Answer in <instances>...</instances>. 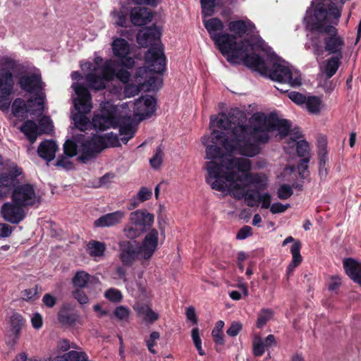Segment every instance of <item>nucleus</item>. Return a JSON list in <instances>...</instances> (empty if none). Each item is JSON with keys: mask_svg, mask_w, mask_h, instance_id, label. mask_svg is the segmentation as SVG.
Here are the masks:
<instances>
[{"mask_svg": "<svg viewBox=\"0 0 361 361\" xmlns=\"http://www.w3.org/2000/svg\"><path fill=\"white\" fill-rule=\"evenodd\" d=\"M76 315L74 314H68L66 311H61L59 313V319L61 323L66 324H73L76 321Z\"/></svg>", "mask_w": 361, "mask_h": 361, "instance_id": "79ce46f5", "label": "nucleus"}, {"mask_svg": "<svg viewBox=\"0 0 361 361\" xmlns=\"http://www.w3.org/2000/svg\"><path fill=\"white\" fill-rule=\"evenodd\" d=\"M104 296L109 300L115 302H120L122 299V294L121 291L115 288H109L108 289L105 293Z\"/></svg>", "mask_w": 361, "mask_h": 361, "instance_id": "a19ab883", "label": "nucleus"}, {"mask_svg": "<svg viewBox=\"0 0 361 361\" xmlns=\"http://www.w3.org/2000/svg\"><path fill=\"white\" fill-rule=\"evenodd\" d=\"M20 130L26 135L31 143H34L38 135V127L37 124L32 121H26L21 127Z\"/></svg>", "mask_w": 361, "mask_h": 361, "instance_id": "7c9ffc66", "label": "nucleus"}, {"mask_svg": "<svg viewBox=\"0 0 361 361\" xmlns=\"http://www.w3.org/2000/svg\"><path fill=\"white\" fill-rule=\"evenodd\" d=\"M204 25L210 37L221 53L231 63L243 62L247 67L263 70L264 64L255 56H249L250 50L264 48V41L260 37L245 39L238 42L237 37L228 33H222L224 27L221 20L216 18L204 20Z\"/></svg>", "mask_w": 361, "mask_h": 361, "instance_id": "7ed1b4c3", "label": "nucleus"}, {"mask_svg": "<svg viewBox=\"0 0 361 361\" xmlns=\"http://www.w3.org/2000/svg\"><path fill=\"white\" fill-rule=\"evenodd\" d=\"M42 302L45 306L51 308L56 303V298L49 293L45 294L42 298Z\"/></svg>", "mask_w": 361, "mask_h": 361, "instance_id": "13d9d810", "label": "nucleus"}, {"mask_svg": "<svg viewBox=\"0 0 361 361\" xmlns=\"http://www.w3.org/2000/svg\"><path fill=\"white\" fill-rule=\"evenodd\" d=\"M159 233L153 228L145 236L141 245L135 247L130 243L121 244V259L125 264H131L137 259L148 260L152 257L158 247Z\"/></svg>", "mask_w": 361, "mask_h": 361, "instance_id": "1a4fd4ad", "label": "nucleus"}, {"mask_svg": "<svg viewBox=\"0 0 361 361\" xmlns=\"http://www.w3.org/2000/svg\"><path fill=\"white\" fill-rule=\"evenodd\" d=\"M111 15L112 16L114 24L124 27L127 21V11L121 9L120 11L114 10Z\"/></svg>", "mask_w": 361, "mask_h": 361, "instance_id": "e433bc0d", "label": "nucleus"}, {"mask_svg": "<svg viewBox=\"0 0 361 361\" xmlns=\"http://www.w3.org/2000/svg\"><path fill=\"white\" fill-rule=\"evenodd\" d=\"M154 216L146 209H137L129 215V221L123 228L126 237L135 239L153 225Z\"/></svg>", "mask_w": 361, "mask_h": 361, "instance_id": "9b49d317", "label": "nucleus"}, {"mask_svg": "<svg viewBox=\"0 0 361 361\" xmlns=\"http://www.w3.org/2000/svg\"><path fill=\"white\" fill-rule=\"evenodd\" d=\"M186 316L187 318L192 321L194 324H196L197 322L195 310V308L192 307H190L186 310Z\"/></svg>", "mask_w": 361, "mask_h": 361, "instance_id": "774afa93", "label": "nucleus"}, {"mask_svg": "<svg viewBox=\"0 0 361 361\" xmlns=\"http://www.w3.org/2000/svg\"><path fill=\"white\" fill-rule=\"evenodd\" d=\"M343 267L347 275L361 286V262L349 258L343 261Z\"/></svg>", "mask_w": 361, "mask_h": 361, "instance_id": "393cba45", "label": "nucleus"}, {"mask_svg": "<svg viewBox=\"0 0 361 361\" xmlns=\"http://www.w3.org/2000/svg\"><path fill=\"white\" fill-rule=\"evenodd\" d=\"M134 310L138 317L147 323L152 324L159 318V314L147 304L137 303L134 305Z\"/></svg>", "mask_w": 361, "mask_h": 361, "instance_id": "a878e982", "label": "nucleus"}, {"mask_svg": "<svg viewBox=\"0 0 361 361\" xmlns=\"http://www.w3.org/2000/svg\"><path fill=\"white\" fill-rule=\"evenodd\" d=\"M224 0H201L202 13L204 16L213 14L215 5H220Z\"/></svg>", "mask_w": 361, "mask_h": 361, "instance_id": "f704fd0d", "label": "nucleus"}, {"mask_svg": "<svg viewBox=\"0 0 361 361\" xmlns=\"http://www.w3.org/2000/svg\"><path fill=\"white\" fill-rule=\"evenodd\" d=\"M259 202H262V208L268 209L271 205V195L269 193H263L260 195Z\"/></svg>", "mask_w": 361, "mask_h": 361, "instance_id": "680f3d73", "label": "nucleus"}, {"mask_svg": "<svg viewBox=\"0 0 361 361\" xmlns=\"http://www.w3.org/2000/svg\"><path fill=\"white\" fill-rule=\"evenodd\" d=\"M152 195V191L151 189L147 188V187H142L138 192L137 193V197L139 202H145L149 200Z\"/></svg>", "mask_w": 361, "mask_h": 361, "instance_id": "a18cd8bd", "label": "nucleus"}, {"mask_svg": "<svg viewBox=\"0 0 361 361\" xmlns=\"http://www.w3.org/2000/svg\"><path fill=\"white\" fill-rule=\"evenodd\" d=\"M161 32L157 27H149L140 30L137 35V43L143 47H152L145 56V63L150 71L162 73L165 69L166 57L163 46L160 44Z\"/></svg>", "mask_w": 361, "mask_h": 361, "instance_id": "0eeeda50", "label": "nucleus"}, {"mask_svg": "<svg viewBox=\"0 0 361 361\" xmlns=\"http://www.w3.org/2000/svg\"><path fill=\"white\" fill-rule=\"evenodd\" d=\"M341 283L338 276H332L329 283V289L331 291L336 290Z\"/></svg>", "mask_w": 361, "mask_h": 361, "instance_id": "0e129e2a", "label": "nucleus"}, {"mask_svg": "<svg viewBox=\"0 0 361 361\" xmlns=\"http://www.w3.org/2000/svg\"><path fill=\"white\" fill-rule=\"evenodd\" d=\"M77 97L74 99V106L78 111L73 117L75 126L80 130L85 131L92 126V121L84 115L91 111L92 102L89 91L78 83L72 85Z\"/></svg>", "mask_w": 361, "mask_h": 361, "instance_id": "9d476101", "label": "nucleus"}, {"mask_svg": "<svg viewBox=\"0 0 361 361\" xmlns=\"http://www.w3.org/2000/svg\"><path fill=\"white\" fill-rule=\"evenodd\" d=\"M153 71H150L146 66L140 67L135 75V84H128L125 87L124 94L126 97H133L138 94L140 90L147 86L148 90H158L162 84L160 78L152 75Z\"/></svg>", "mask_w": 361, "mask_h": 361, "instance_id": "f8f14e48", "label": "nucleus"}, {"mask_svg": "<svg viewBox=\"0 0 361 361\" xmlns=\"http://www.w3.org/2000/svg\"><path fill=\"white\" fill-rule=\"evenodd\" d=\"M341 13V7L338 8L326 0H313L304 18L306 27L311 31L308 35L310 44L315 55H322L324 51L329 54L343 56L345 47L344 38L338 34L336 25Z\"/></svg>", "mask_w": 361, "mask_h": 361, "instance_id": "f03ea898", "label": "nucleus"}, {"mask_svg": "<svg viewBox=\"0 0 361 361\" xmlns=\"http://www.w3.org/2000/svg\"><path fill=\"white\" fill-rule=\"evenodd\" d=\"M210 127L226 132L214 129L210 136L202 137V143L207 146L206 158L210 160L207 163V183L213 190L229 193L238 200L244 198L248 207L257 206L261 194L247 188H265L266 176L251 172L252 161L249 159L224 154L217 145L227 152L254 157L260 152L258 143L267 142L274 130L278 132L279 139L284 138L290 132V123L262 112L255 113L247 122L246 114L234 108L227 114L211 116Z\"/></svg>", "mask_w": 361, "mask_h": 361, "instance_id": "f257e3e1", "label": "nucleus"}, {"mask_svg": "<svg viewBox=\"0 0 361 361\" xmlns=\"http://www.w3.org/2000/svg\"><path fill=\"white\" fill-rule=\"evenodd\" d=\"M74 140H67L63 145L65 155L60 156L56 163V166L65 169L73 168V164L70 159L80 153L78 157L83 163H87L93 158L96 154L101 152L109 147H115L119 144V140L116 135L110 133L104 135H94L89 139L85 135H78Z\"/></svg>", "mask_w": 361, "mask_h": 361, "instance_id": "39448f33", "label": "nucleus"}, {"mask_svg": "<svg viewBox=\"0 0 361 361\" xmlns=\"http://www.w3.org/2000/svg\"><path fill=\"white\" fill-rule=\"evenodd\" d=\"M272 312L269 310H263L259 314L256 326L257 328H262L271 318Z\"/></svg>", "mask_w": 361, "mask_h": 361, "instance_id": "58836bf2", "label": "nucleus"}, {"mask_svg": "<svg viewBox=\"0 0 361 361\" xmlns=\"http://www.w3.org/2000/svg\"><path fill=\"white\" fill-rule=\"evenodd\" d=\"M288 97L293 102L298 105L305 104L307 99V97L304 96L302 94L294 91L288 93Z\"/></svg>", "mask_w": 361, "mask_h": 361, "instance_id": "de8ad7c7", "label": "nucleus"}, {"mask_svg": "<svg viewBox=\"0 0 361 361\" xmlns=\"http://www.w3.org/2000/svg\"><path fill=\"white\" fill-rule=\"evenodd\" d=\"M254 28V24L249 20H233L228 23V30L240 37L252 32Z\"/></svg>", "mask_w": 361, "mask_h": 361, "instance_id": "b1692460", "label": "nucleus"}, {"mask_svg": "<svg viewBox=\"0 0 361 361\" xmlns=\"http://www.w3.org/2000/svg\"><path fill=\"white\" fill-rule=\"evenodd\" d=\"M52 361H88V359L85 353L72 350L54 357Z\"/></svg>", "mask_w": 361, "mask_h": 361, "instance_id": "c756f323", "label": "nucleus"}, {"mask_svg": "<svg viewBox=\"0 0 361 361\" xmlns=\"http://www.w3.org/2000/svg\"><path fill=\"white\" fill-rule=\"evenodd\" d=\"M119 127L120 140L126 144L135 133L136 123L130 116L128 103L114 105L110 102H104L99 114L92 118V126L96 130H104L111 127Z\"/></svg>", "mask_w": 361, "mask_h": 361, "instance_id": "423d86ee", "label": "nucleus"}, {"mask_svg": "<svg viewBox=\"0 0 361 361\" xmlns=\"http://www.w3.org/2000/svg\"><path fill=\"white\" fill-rule=\"evenodd\" d=\"M307 111L312 114H318L322 109V99L316 96H310L305 101Z\"/></svg>", "mask_w": 361, "mask_h": 361, "instance_id": "473e14b6", "label": "nucleus"}, {"mask_svg": "<svg viewBox=\"0 0 361 361\" xmlns=\"http://www.w3.org/2000/svg\"><path fill=\"white\" fill-rule=\"evenodd\" d=\"M14 85L13 76L9 70L2 68L0 70V109L3 111L8 110L11 94Z\"/></svg>", "mask_w": 361, "mask_h": 361, "instance_id": "dca6fc26", "label": "nucleus"}, {"mask_svg": "<svg viewBox=\"0 0 361 361\" xmlns=\"http://www.w3.org/2000/svg\"><path fill=\"white\" fill-rule=\"evenodd\" d=\"M290 140L288 142V145L285 147L286 150H289L296 146L297 153L299 157L306 158L305 157L308 154L310 147L308 143L305 140H298L302 136L299 130L295 128L291 131Z\"/></svg>", "mask_w": 361, "mask_h": 361, "instance_id": "4be33fe9", "label": "nucleus"}, {"mask_svg": "<svg viewBox=\"0 0 361 361\" xmlns=\"http://www.w3.org/2000/svg\"><path fill=\"white\" fill-rule=\"evenodd\" d=\"M37 109L38 104L33 98L27 101V104L22 99H16L12 105V113L18 118H25L28 113L34 116L42 114L43 111L39 113Z\"/></svg>", "mask_w": 361, "mask_h": 361, "instance_id": "a211bd4d", "label": "nucleus"}, {"mask_svg": "<svg viewBox=\"0 0 361 361\" xmlns=\"http://www.w3.org/2000/svg\"><path fill=\"white\" fill-rule=\"evenodd\" d=\"M102 61H103V59L102 57H100V56L95 57L94 62H95L96 66L94 68L92 73H90L86 75V81L89 84L90 87L92 89H94V88L92 87L91 83L88 81L87 77L90 75H93L94 77V80H95V81L98 80L99 77L103 78L102 67H103L104 64L102 65Z\"/></svg>", "mask_w": 361, "mask_h": 361, "instance_id": "c9c22d12", "label": "nucleus"}, {"mask_svg": "<svg viewBox=\"0 0 361 361\" xmlns=\"http://www.w3.org/2000/svg\"><path fill=\"white\" fill-rule=\"evenodd\" d=\"M21 173L22 169L14 164L0 173V197H7L15 185L16 178Z\"/></svg>", "mask_w": 361, "mask_h": 361, "instance_id": "f3484780", "label": "nucleus"}, {"mask_svg": "<svg viewBox=\"0 0 361 361\" xmlns=\"http://www.w3.org/2000/svg\"><path fill=\"white\" fill-rule=\"evenodd\" d=\"M126 212L118 210L114 212L109 213L100 216L94 221V226L95 227H111L122 222L126 216Z\"/></svg>", "mask_w": 361, "mask_h": 361, "instance_id": "412c9836", "label": "nucleus"}, {"mask_svg": "<svg viewBox=\"0 0 361 361\" xmlns=\"http://www.w3.org/2000/svg\"><path fill=\"white\" fill-rule=\"evenodd\" d=\"M164 153L161 148L157 147L154 156L149 159V163L153 169H158L163 161Z\"/></svg>", "mask_w": 361, "mask_h": 361, "instance_id": "4c0bfd02", "label": "nucleus"}, {"mask_svg": "<svg viewBox=\"0 0 361 361\" xmlns=\"http://www.w3.org/2000/svg\"><path fill=\"white\" fill-rule=\"evenodd\" d=\"M31 322H32V326L35 329H40L43 324L42 317L41 314L39 313H35L31 318Z\"/></svg>", "mask_w": 361, "mask_h": 361, "instance_id": "052dcab7", "label": "nucleus"}, {"mask_svg": "<svg viewBox=\"0 0 361 361\" xmlns=\"http://www.w3.org/2000/svg\"><path fill=\"white\" fill-rule=\"evenodd\" d=\"M12 233V228L11 226L0 223V238L8 237Z\"/></svg>", "mask_w": 361, "mask_h": 361, "instance_id": "bf43d9fd", "label": "nucleus"}, {"mask_svg": "<svg viewBox=\"0 0 361 361\" xmlns=\"http://www.w3.org/2000/svg\"><path fill=\"white\" fill-rule=\"evenodd\" d=\"M73 298L81 305L87 304L89 302L88 297L81 290H76L73 293Z\"/></svg>", "mask_w": 361, "mask_h": 361, "instance_id": "864d4df0", "label": "nucleus"}, {"mask_svg": "<svg viewBox=\"0 0 361 361\" xmlns=\"http://www.w3.org/2000/svg\"><path fill=\"white\" fill-rule=\"evenodd\" d=\"M253 353L255 356H261L264 353V343L259 336H255L252 342Z\"/></svg>", "mask_w": 361, "mask_h": 361, "instance_id": "ea45409f", "label": "nucleus"}, {"mask_svg": "<svg viewBox=\"0 0 361 361\" xmlns=\"http://www.w3.org/2000/svg\"><path fill=\"white\" fill-rule=\"evenodd\" d=\"M212 334L214 340V342L216 344L221 345L224 344V334L221 331L212 330Z\"/></svg>", "mask_w": 361, "mask_h": 361, "instance_id": "e2e57ef3", "label": "nucleus"}, {"mask_svg": "<svg viewBox=\"0 0 361 361\" xmlns=\"http://www.w3.org/2000/svg\"><path fill=\"white\" fill-rule=\"evenodd\" d=\"M293 189L288 185H282L278 190V197L281 200H286L293 195Z\"/></svg>", "mask_w": 361, "mask_h": 361, "instance_id": "37998d69", "label": "nucleus"}, {"mask_svg": "<svg viewBox=\"0 0 361 361\" xmlns=\"http://www.w3.org/2000/svg\"><path fill=\"white\" fill-rule=\"evenodd\" d=\"M0 65H2L7 68L14 69L17 67V62L9 57L0 56Z\"/></svg>", "mask_w": 361, "mask_h": 361, "instance_id": "4d7b16f0", "label": "nucleus"}, {"mask_svg": "<svg viewBox=\"0 0 361 361\" xmlns=\"http://www.w3.org/2000/svg\"><path fill=\"white\" fill-rule=\"evenodd\" d=\"M22 298L27 301H35L38 298L37 288L24 290L22 292Z\"/></svg>", "mask_w": 361, "mask_h": 361, "instance_id": "c03bdc74", "label": "nucleus"}, {"mask_svg": "<svg viewBox=\"0 0 361 361\" xmlns=\"http://www.w3.org/2000/svg\"><path fill=\"white\" fill-rule=\"evenodd\" d=\"M301 243L296 241L290 247L292 261L287 268V274H290L302 262V258L300 255Z\"/></svg>", "mask_w": 361, "mask_h": 361, "instance_id": "cd10ccee", "label": "nucleus"}, {"mask_svg": "<svg viewBox=\"0 0 361 361\" xmlns=\"http://www.w3.org/2000/svg\"><path fill=\"white\" fill-rule=\"evenodd\" d=\"M94 280L93 276H91L84 271H78L73 279V283L75 286L79 288L85 287L88 282H92Z\"/></svg>", "mask_w": 361, "mask_h": 361, "instance_id": "72a5a7b5", "label": "nucleus"}, {"mask_svg": "<svg viewBox=\"0 0 361 361\" xmlns=\"http://www.w3.org/2000/svg\"><path fill=\"white\" fill-rule=\"evenodd\" d=\"M24 323L25 321L20 314L14 313L11 316L8 329L9 338L7 341L8 345L14 346L17 344Z\"/></svg>", "mask_w": 361, "mask_h": 361, "instance_id": "aec40b11", "label": "nucleus"}, {"mask_svg": "<svg viewBox=\"0 0 361 361\" xmlns=\"http://www.w3.org/2000/svg\"><path fill=\"white\" fill-rule=\"evenodd\" d=\"M22 207L15 203H4L1 209L2 217L5 221L11 224H18L25 216V213Z\"/></svg>", "mask_w": 361, "mask_h": 361, "instance_id": "6ab92c4d", "label": "nucleus"}, {"mask_svg": "<svg viewBox=\"0 0 361 361\" xmlns=\"http://www.w3.org/2000/svg\"><path fill=\"white\" fill-rule=\"evenodd\" d=\"M319 166H326L328 161L327 152L325 148L320 149L319 152Z\"/></svg>", "mask_w": 361, "mask_h": 361, "instance_id": "338daca9", "label": "nucleus"}, {"mask_svg": "<svg viewBox=\"0 0 361 361\" xmlns=\"http://www.w3.org/2000/svg\"><path fill=\"white\" fill-rule=\"evenodd\" d=\"M111 49L114 57L117 60L109 59L104 63L102 67L103 78H98V80H94V75L87 77L92 87L97 90L104 89L106 81L112 80L117 78L121 82L126 83L130 80V73L124 68H132L135 65V59L132 54L133 47L127 40L121 37H116L111 42Z\"/></svg>", "mask_w": 361, "mask_h": 361, "instance_id": "20e7f679", "label": "nucleus"}, {"mask_svg": "<svg viewBox=\"0 0 361 361\" xmlns=\"http://www.w3.org/2000/svg\"><path fill=\"white\" fill-rule=\"evenodd\" d=\"M39 126L42 130L44 132H49L52 129V124L51 118L49 116H43L39 120Z\"/></svg>", "mask_w": 361, "mask_h": 361, "instance_id": "5fc2aeb1", "label": "nucleus"}, {"mask_svg": "<svg viewBox=\"0 0 361 361\" xmlns=\"http://www.w3.org/2000/svg\"><path fill=\"white\" fill-rule=\"evenodd\" d=\"M290 204H283L281 202H276L271 204L270 207V211L272 214H279L284 212L288 207Z\"/></svg>", "mask_w": 361, "mask_h": 361, "instance_id": "6e6d98bb", "label": "nucleus"}, {"mask_svg": "<svg viewBox=\"0 0 361 361\" xmlns=\"http://www.w3.org/2000/svg\"><path fill=\"white\" fill-rule=\"evenodd\" d=\"M159 338V334L157 331H153L150 336L149 338L146 341L147 346L148 350L152 353H156L155 350L154 349V346L155 345V341Z\"/></svg>", "mask_w": 361, "mask_h": 361, "instance_id": "09e8293b", "label": "nucleus"}, {"mask_svg": "<svg viewBox=\"0 0 361 361\" xmlns=\"http://www.w3.org/2000/svg\"><path fill=\"white\" fill-rule=\"evenodd\" d=\"M71 348L70 342L68 340L63 339L59 341L57 348L61 352H66Z\"/></svg>", "mask_w": 361, "mask_h": 361, "instance_id": "69168bd1", "label": "nucleus"}, {"mask_svg": "<svg viewBox=\"0 0 361 361\" xmlns=\"http://www.w3.org/2000/svg\"><path fill=\"white\" fill-rule=\"evenodd\" d=\"M128 103L130 116L132 117L130 106H133V115L139 121L150 117L156 110L157 102L152 96H143L136 99L133 103L131 102Z\"/></svg>", "mask_w": 361, "mask_h": 361, "instance_id": "4468645a", "label": "nucleus"}, {"mask_svg": "<svg viewBox=\"0 0 361 361\" xmlns=\"http://www.w3.org/2000/svg\"><path fill=\"white\" fill-rule=\"evenodd\" d=\"M105 250L106 245L97 240H90L87 244V252L89 255L94 258L102 257Z\"/></svg>", "mask_w": 361, "mask_h": 361, "instance_id": "2f4dec72", "label": "nucleus"}, {"mask_svg": "<svg viewBox=\"0 0 361 361\" xmlns=\"http://www.w3.org/2000/svg\"><path fill=\"white\" fill-rule=\"evenodd\" d=\"M13 202L23 207L32 206L39 202L34 187L30 184H23L14 188L12 192Z\"/></svg>", "mask_w": 361, "mask_h": 361, "instance_id": "2eb2a0df", "label": "nucleus"}, {"mask_svg": "<svg viewBox=\"0 0 361 361\" xmlns=\"http://www.w3.org/2000/svg\"><path fill=\"white\" fill-rule=\"evenodd\" d=\"M309 161V158H303L301 160V163L298 167L299 175L302 178H305L308 176L307 168Z\"/></svg>", "mask_w": 361, "mask_h": 361, "instance_id": "3c124183", "label": "nucleus"}, {"mask_svg": "<svg viewBox=\"0 0 361 361\" xmlns=\"http://www.w3.org/2000/svg\"><path fill=\"white\" fill-rule=\"evenodd\" d=\"M243 325L238 322H233L230 327L227 329L226 334L231 337L237 336L242 330Z\"/></svg>", "mask_w": 361, "mask_h": 361, "instance_id": "49530a36", "label": "nucleus"}, {"mask_svg": "<svg viewBox=\"0 0 361 361\" xmlns=\"http://www.w3.org/2000/svg\"><path fill=\"white\" fill-rule=\"evenodd\" d=\"M266 44L264 42V48L258 47L257 49L250 50L249 56H255L259 59L264 64V69L259 70L253 67H250L254 71H258L262 75H269V78L274 81L288 84L291 87H298L301 85V74L300 71L294 67L289 65L288 63L283 61H277L273 63L270 70H268L264 61L257 54L260 50L266 49Z\"/></svg>", "mask_w": 361, "mask_h": 361, "instance_id": "6e6552de", "label": "nucleus"}, {"mask_svg": "<svg viewBox=\"0 0 361 361\" xmlns=\"http://www.w3.org/2000/svg\"><path fill=\"white\" fill-rule=\"evenodd\" d=\"M343 56H333L326 61L324 68V73L326 78H331L338 71Z\"/></svg>", "mask_w": 361, "mask_h": 361, "instance_id": "c85d7f7f", "label": "nucleus"}, {"mask_svg": "<svg viewBox=\"0 0 361 361\" xmlns=\"http://www.w3.org/2000/svg\"><path fill=\"white\" fill-rule=\"evenodd\" d=\"M19 84L25 91L36 94L34 99L38 104L37 110L42 112L44 110L45 94L43 92L44 84L42 82L40 74L35 73L23 75L20 78Z\"/></svg>", "mask_w": 361, "mask_h": 361, "instance_id": "ddd939ff", "label": "nucleus"}, {"mask_svg": "<svg viewBox=\"0 0 361 361\" xmlns=\"http://www.w3.org/2000/svg\"><path fill=\"white\" fill-rule=\"evenodd\" d=\"M152 18V11L146 8L135 7L130 11L131 22L136 26H142L150 23Z\"/></svg>", "mask_w": 361, "mask_h": 361, "instance_id": "5701e85b", "label": "nucleus"}, {"mask_svg": "<svg viewBox=\"0 0 361 361\" xmlns=\"http://www.w3.org/2000/svg\"><path fill=\"white\" fill-rule=\"evenodd\" d=\"M114 314L118 319L125 320L129 317V310L123 306H119L115 310Z\"/></svg>", "mask_w": 361, "mask_h": 361, "instance_id": "603ef678", "label": "nucleus"}, {"mask_svg": "<svg viewBox=\"0 0 361 361\" xmlns=\"http://www.w3.org/2000/svg\"><path fill=\"white\" fill-rule=\"evenodd\" d=\"M252 228L249 226H243L238 232L236 238L238 240H244L252 235Z\"/></svg>", "mask_w": 361, "mask_h": 361, "instance_id": "8fccbe9b", "label": "nucleus"}, {"mask_svg": "<svg viewBox=\"0 0 361 361\" xmlns=\"http://www.w3.org/2000/svg\"><path fill=\"white\" fill-rule=\"evenodd\" d=\"M58 150V145L53 140H44L42 142L37 149V153L40 157L50 161L55 157Z\"/></svg>", "mask_w": 361, "mask_h": 361, "instance_id": "bb28decb", "label": "nucleus"}]
</instances>
